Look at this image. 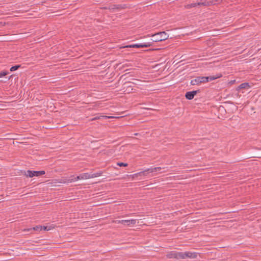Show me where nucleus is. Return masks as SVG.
<instances>
[{"mask_svg":"<svg viewBox=\"0 0 261 261\" xmlns=\"http://www.w3.org/2000/svg\"><path fill=\"white\" fill-rule=\"evenodd\" d=\"M117 165L119 166H124V167H126L127 166V164H126V163H118L117 164Z\"/></svg>","mask_w":261,"mask_h":261,"instance_id":"f3484780","label":"nucleus"},{"mask_svg":"<svg viewBox=\"0 0 261 261\" xmlns=\"http://www.w3.org/2000/svg\"><path fill=\"white\" fill-rule=\"evenodd\" d=\"M106 117H107V116H105ZM112 117L108 116V118H111Z\"/></svg>","mask_w":261,"mask_h":261,"instance_id":"aec40b11","label":"nucleus"},{"mask_svg":"<svg viewBox=\"0 0 261 261\" xmlns=\"http://www.w3.org/2000/svg\"><path fill=\"white\" fill-rule=\"evenodd\" d=\"M222 76L221 74H218L216 75H211L209 76H198L195 79L192 80L191 84L192 85H197L201 83H207L209 81H212L214 80L220 78Z\"/></svg>","mask_w":261,"mask_h":261,"instance_id":"f257e3e1","label":"nucleus"},{"mask_svg":"<svg viewBox=\"0 0 261 261\" xmlns=\"http://www.w3.org/2000/svg\"><path fill=\"white\" fill-rule=\"evenodd\" d=\"M169 36L165 32H161L152 35L151 41L152 42H160L168 39Z\"/></svg>","mask_w":261,"mask_h":261,"instance_id":"7ed1b4c3","label":"nucleus"},{"mask_svg":"<svg viewBox=\"0 0 261 261\" xmlns=\"http://www.w3.org/2000/svg\"><path fill=\"white\" fill-rule=\"evenodd\" d=\"M152 45V42H147L145 43H137L130 45L126 46L125 47H133V48H141V47H148Z\"/></svg>","mask_w":261,"mask_h":261,"instance_id":"0eeeda50","label":"nucleus"},{"mask_svg":"<svg viewBox=\"0 0 261 261\" xmlns=\"http://www.w3.org/2000/svg\"><path fill=\"white\" fill-rule=\"evenodd\" d=\"M100 175V174L99 173H95L90 174L88 173H85L80 174L79 176H77L76 177H74V175L71 176V177L69 179H65L66 180L64 181V183L65 182H72L78 180H81V179H87L89 178H94L95 177H97Z\"/></svg>","mask_w":261,"mask_h":261,"instance_id":"f03ea898","label":"nucleus"},{"mask_svg":"<svg viewBox=\"0 0 261 261\" xmlns=\"http://www.w3.org/2000/svg\"><path fill=\"white\" fill-rule=\"evenodd\" d=\"M215 2H218V0H216Z\"/></svg>","mask_w":261,"mask_h":261,"instance_id":"412c9836","label":"nucleus"},{"mask_svg":"<svg viewBox=\"0 0 261 261\" xmlns=\"http://www.w3.org/2000/svg\"><path fill=\"white\" fill-rule=\"evenodd\" d=\"M125 8V5H113L109 7V9L114 10V9H124Z\"/></svg>","mask_w":261,"mask_h":261,"instance_id":"f8f14e48","label":"nucleus"},{"mask_svg":"<svg viewBox=\"0 0 261 261\" xmlns=\"http://www.w3.org/2000/svg\"><path fill=\"white\" fill-rule=\"evenodd\" d=\"M121 224L127 226H133L136 224L137 220L136 219H130V220H121Z\"/></svg>","mask_w":261,"mask_h":261,"instance_id":"6e6552de","label":"nucleus"},{"mask_svg":"<svg viewBox=\"0 0 261 261\" xmlns=\"http://www.w3.org/2000/svg\"><path fill=\"white\" fill-rule=\"evenodd\" d=\"M20 67V65H15V66H12L10 68V71H15V70H17Z\"/></svg>","mask_w":261,"mask_h":261,"instance_id":"2eb2a0df","label":"nucleus"},{"mask_svg":"<svg viewBox=\"0 0 261 261\" xmlns=\"http://www.w3.org/2000/svg\"><path fill=\"white\" fill-rule=\"evenodd\" d=\"M114 222L115 223H117V224H119V223H121V220H114Z\"/></svg>","mask_w":261,"mask_h":261,"instance_id":"6ab92c4d","label":"nucleus"},{"mask_svg":"<svg viewBox=\"0 0 261 261\" xmlns=\"http://www.w3.org/2000/svg\"><path fill=\"white\" fill-rule=\"evenodd\" d=\"M179 254L174 252H171V253L167 254V256L168 258H178V256H179Z\"/></svg>","mask_w":261,"mask_h":261,"instance_id":"ddd939ff","label":"nucleus"},{"mask_svg":"<svg viewBox=\"0 0 261 261\" xmlns=\"http://www.w3.org/2000/svg\"><path fill=\"white\" fill-rule=\"evenodd\" d=\"M8 73L7 71H2L0 72V77H2L3 76L7 75Z\"/></svg>","mask_w":261,"mask_h":261,"instance_id":"dca6fc26","label":"nucleus"},{"mask_svg":"<svg viewBox=\"0 0 261 261\" xmlns=\"http://www.w3.org/2000/svg\"><path fill=\"white\" fill-rule=\"evenodd\" d=\"M206 4L205 3H192L191 4H189V5H187V6H186V8H187V9H189V8H193V7H195L197 6H205Z\"/></svg>","mask_w":261,"mask_h":261,"instance_id":"9d476101","label":"nucleus"},{"mask_svg":"<svg viewBox=\"0 0 261 261\" xmlns=\"http://www.w3.org/2000/svg\"><path fill=\"white\" fill-rule=\"evenodd\" d=\"M197 256V254L195 252H180V258H195Z\"/></svg>","mask_w":261,"mask_h":261,"instance_id":"423d86ee","label":"nucleus"},{"mask_svg":"<svg viewBox=\"0 0 261 261\" xmlns=\"http://www.w3.org/2000/svg\"><path fill=\"white\" fill-rule=\"evenodd\" d=\"M2 23V22H0V24Z\"/></svg>","mask_w":261,"mask_h":261,"instance_id":"4be33fe9","label":"nucleus"},{"mask_svg":"<svg viewBox=\"0 0 261 261\" xmlns=\"http://www.w3.org/2000/svg\"><path fill=\"white\" fill-rule=\"evenodd\" d=\"M162 169L161 167H155V168H148L146 170H145L143 171H141L138 172L137 173L134 174L132 175L133 177H136L139 176H146L147 175V173H152L153 172L160 171Z\"/></svg>","mask_w":261,"mask_h":261,"instance_id":"20e7f679","label":"nucleus"},{"mask_svg":"<svg viewBox=\"0 0 261 261\" xmlns=\"http://www.w3.org/2000/svg\"><path fill=\"white\" fill-rule=\"evenodd\" d=\"M42 229V226L38 225V226H36L33 228H31L27 229H24V231H32V230L40 231V230H41Z\"/></svg>","mask_w":261,"mask_h":261,"instance_id":"9b49d317","label":"nucleus"},{"mask_svg":"<svg viewBox=\"0 0 261 261\" xmlns=\"http://www.w3.org/2000/svg\"><path fill=\"white\" fill-rule=\"evenodd\" d=\"M248 88H250V86L247 83H242L238 87L240 89H247Z\"/></svg>","mask_w":261,"mask_h":261,"instance_id":"4468645a","label":"nucleus"},{"mask_svg":"<svg viewBox=\"0 0 261 261\" xmlns=\"http://www.w3.org/2000/svg\"><path fill=\"white\" fill-rule=\"evenodd\" d=\"M198 91H192L187 92L186 93L185 97L187 99L191 100L192 99L194 96L197 93Z\"/></svg>","mask_w":261,"mask_h":261,"instance_id":"1a4fd4ad","label":"nucleus"},{"mask_svg":"<svg viewBox=\"0 0 261 261\" xmlns=\"http://www.w3.org/2000/svg\"><path fill=\"white\" fill-rule=\"evenodd\" d=\"M42 229L44 230H49L50 229V227H48L47 226H42Z\"/></svg>","mask_w":261,"mask_h":261,"instance_id":"a211bd4d","label":"nucleus"},{"mask_svg":"<svg viewBox=\"0 0 261 261\" xmlns=\"http://www.w3.org/2000/svg\"><path fill=\"white\" fill-rule=\"evenodd\" d=\"M24 174L27 177H33L34 176H40L45 174L44 171H24Z\"/></svg>","mask_w":261,"mask_h":261,"instance_id":"39448f33","label":"nucleus"}]
</instances>
